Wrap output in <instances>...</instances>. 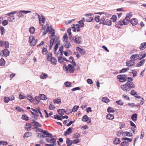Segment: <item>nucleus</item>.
<instances>
[{"label":"nucleus","instance_id":"bf43d9fd","mask_svg":"<svg viewBox=\"0 0 146 146\" xmlns=\"http://www.w3.org/2000/svg\"><path fill=\"white\" fill-rule=\"evenodd\" d=\"M80 135L78 133H76L74 134V138H76L80 137Z\"/></svg>","mask_w":146,"mask_h":146},{"label":"nucleus","instance_id":"dca6fc26","mask_svg":"<svg viewBox=\"0 0 146 146\" xmlns=\"http://www.w3.org/2000/svg\"><path fill=\"white\" fill-rule=\"evenodd\" d=\"M130 22L133 26H135L137 23V20L135 18H132L131 19Z\"/></svg>","mask_w":146,"mask_h":146},{"label":"nucleus","instance_id":"4468645a","mask_svg":"<svg viewBox=\"0 0 146 146\" xmlns=\"http://www.w3.org/2000/svg\"><path fill=\"white\" fill-rule=\"evenodd\" d=\"M139 59V56L138 54H135L132 55L130 58L131 60H135Z\"/></svg>","mask_w":146,"mask_h":146},{"label":"nucleus","instance_id":"338daca9","mask_svg":"<svg viewBox=\"0 0 146 146\" xmlns=\"http://www.w3.org/2000/svg\"><path fill=\"white\" fill-rule=\"evenodd\" d=\"M100 18L99 16H96L95 17V20L97 22H99L100 21Z\"/></svg>","mask_w":146,"mask_h":146},{"label":"nucleus","instance_id":"de8ad7c7","mask_svg":"<svg viewBox=\"0 0 146 146\" xmlns=\"http://www.w3.org/2000/svg\"><path fill=\"white\" fill-rule=\"evenodd\" d=\"M48 108L50 110H52L55 108V107L53 105L50 104L48 106Z\"/></svg>","mask_w":146,"mask_h":146},{"label":"nucleus","instance_id":"5701e85b","mask_svg":"<svg viewBox=\"0 0 146 146\" xmlns=\"http://www.w3.org/2000/svg\"><path fill=\"white\" fill-rule=\"evenodd\" d=\"M122 25V21L120 20L115 23V26L117 28H120V27Z\"/></svg>","mask_w":146,"mask_h":146},{"label":"nucleus","instance_id":"69168bd1","mask_svg":"<svg viewBox=\"0 0 146 146\" xmlns=\"http://www.w3.org/2000/svg\"><path fill=\"white\" fill-rule=\"evenodd\" d=\"M123 98L127 100H129L130 99L129 97L126 95L125 94H124L123 95Z\"/></svg>","mask_w":146,"mask_h":146},{"label":"nucleus","instance_id":"412c9836","mask_svg":"<svg viewBox=\"0 0 146 146\" xmlns=\"http://www.w3.org/2000/svg\"><path fill=\"white\" fill-rule=\"evenodd\" d=\"M122 135L124 136H127L128 137H131L133 135L132 133L127 131L123 132L122 133Z\"/></svg>","mask_w":146,"mask_h":146},{"label":"nucleus","instance_id":"e2e57ef3","mask_svg":"<svg viewBox=\"0 0 146 146\" xmlns=\"http://www.w3.org/2000/svg\"><path fill=\"white\" fill-rule=\"evenodd\" d=\"M78 23L80 25L81 27H82L84 26V23L83 20L79 21Z\"/></svg>","mask_w":146,"mask_h":146},{"label":"nucleus","instance_id":"1a4fd4ad","mask_svg":"<svg viewBox=\"0 0 146 146\" xmlns=\"http://www.w3.org/2000/svg\"><path fill=\"white\" fill-rule=\"evenodd\" d=\"M93 14L91 13H88L87 14H86V16L87 17L86 18V21L87 22H91L92 21L93 18L92 17H89L90 16H91ZM82 19L83 20H84V21H85V18H82Z\"/></svg>","mask_w":146,"mask_h":146},{"label":"nucleus","instance_id":"4d7b16f0","mask_svg":"<svg viewBox=\"0 0 146 146\" xmlns=\"http://www.w3.org/2000/svg\"><path fill=\"white\" fill-rule=\"evenodd\" d=\"M0 29L1 32V34L3 35L5 33V29L3 27H0Z\"/></svg>","mask_w":146,"mask_h":146},{"label":"nucleus","instance_id":"603ef678","mask_svg":"<svg viewBox=\"0 0 146 146\" xmlns=\"http://www.w3.org/2000/svg\"><path fill=\"white\" fill-rule=\"evenodd\" d=\"M107 111L109 112H114L115 111L112 108L109 107H108Z\"/></svg>","mask_w":146,"mask_h":146},{"label":"nucleus","instance_id":"473e14b6","mask_svg":"<svg viewBox=\"0 0 146 146\" xmlns=\"http://www.w3.org/2000/svg\"><path fill=\"white\" fill-rule=\"evenodd\" d=\"M137 115L136 113L133 114L131 117L132 120L134 121H136L137 120Z\"/></svg>","mask_w":146,"mask_h":146},{"label":"nucleus","instance_id":"f8f14e48","mask_svg":"<svg viewBox=\"0 0 146 146\" xmlns=\"http://www.w3.org/2000/svg\"><path fill=\"white\" fill-rule=\"evenodd\" d=\"M82 120L84 122L87 121V122L88 123L91 122L90 119H89V118L88 117L87 115H85L83 116Z\"/></svg>","mask_w":146,"mask_h":146},{"label":"nucleus","instance_id":"864d4df0","mask_svg":"<svg viewBox=\"0 0 146 146\" xmlns=\"http://www.w3.org/2000/svg\"><path fill=\"white\" fill-rule=\"evenodd\" d=\"M140 56H141V57H139V60H141V59L144 58L146 56V52H145L141 54L140 55Z\"/></svg>","mask_w":146,"mask_h":146},{"label":"nucleus","instance_id":"7ed1b4c3","mask_svg":"<svg viewBox=\"0 0 146 146\" xmlns=\"http://www.w3.org/2000/svg\"><path fill=\"white\" fill-rule=\"evenodd\" d=\"M52 54L49 53L48 54V58L47 60L48 61H50L51 63L53 65H55L56 64L57 60L56 58L52 56Z\"/></svg>","mask_w":146,"mask_h":146},{"label":"nucleus","instance_id":"393cba45","mask_svg":"<svg viewBox=\"0 0 146 146\" xmlns=\"http://www.w3.org/2000/svg\"><path fill=\"white\" fill-rule=\"evenodd\" d=\"M111 24V21L109 19H106L103 25H106L108 26H110Z\"/></svg>","mask_w":146,"mask_h":146},{"label":"nucleus","instance_id":"052dcab7","mask_svg":"<svg viewBox=\"0 0 146 146\" xmlns=\"http://www.w3.org/2000/svg\"><path fill=\"white\" fill-rule=\"evenodd\" d=\"M59 50L60 51V55H62L63 54V46H61L59 48Z\"/></svg>","mask_w":146,"mask_h":146},{"label":"nucleus","instance_id":"a211bd4d","mask_svg":"<svg viewBox=\"0 0 146 146\" xmlns=\"http://www.w3.org/2000/svg\"><path fill=\"white\" fill-rule=\"evenodd\" d=\"M129 122L130 123L132 127H131V129L133 131V133H135V128L136 127V126L134 124V123L131 121H129Z\"/></svg>","mask_w":146,"mask_h":146},{"label":"nucleus","instance_id":"a878e982","mask_svg":"<svg viewBox=\"0 0 146 146\" xmlns=\"http://www.w3.org/2000/svg\"><path fill=\"white\" fill-rule=\"evenodd\" d=\"M32 124L31 123H27L25 125V128L27 129V131H29L31 127Z\"/></svg>","mask_w":146,"mask_h":146},{"label":"nucleus","instance_id":"bb28decb","mask_svg":"<svg viewBox=\"0 0 146 146\" xmlns=\"http://www.w3.org/2000/svg\"><path fill=\"white\" fill-rule=\"evenodd\" d=\"M76 49L77 50H78L80 53L82 55H84L85 54V52L84 50L81 48H80L79 47H76Z\"/></svg>","mask_w":146,"mask_h":146},{"label":"nucleus","instance_id":"c756f323","mask_svg":"<svg viewBox=\"0 0 146 146\" xmlns=\"http://www.w3.org/2000/svg\"><path fill=\"white\" fill-rule=\"evenodd\" d=\"M120 141L119 138H115L113 142V143L115 145H117L120 143Z\"/></svg>","mask_w":146,"mask_h":146},{"label":"nucleus","instance_id":"b1692460","mask_svg":"<svg viewBox=\"0 0 146 146\" xmlns=\"http://www.w3.org/2000/svg\"><path fill=\"white\" fill-rule=\"evenodd\" d=\"M80 27V25L79 24H76L75 25L73 24V27H72L71 30L74 32H75L76 31V29Z\"/></svg>","mask_w":146,"mask_h":146},{"label":"nucleus","instance_id":"f704fd0d","mask_svg":"<svg viewBox=\"0 0 146 146\" xmlns=\"http://www.w3.org/2000/svg\"><path fill=\"white\" fill-rule=\"evenodd\" d=\"M31 110L36 113L38 114L39 113L40 114H41V112L40 111V108H37L36 109L32 108Z\"/></svg>","mask_w":146,"mask_h":146},{"label":"nucleus","instance_id":"423d86ee","mask_svg":"<svg viewBox=\"0 0 146 146\" xmlns=\"http://www.w3.org/2000/svg\"><path fill=\"white\" fill-rule=\"evenodd\" d=\"M64 69L67 72L69 71L70 73H73L74 70V67L71 64H69L68 66H65Z\"/></svg>","mask_w":146,"mask_h":146},{"label":"nucleus","instance_id":"2eb2a0df","mask_svg":"<svg viewBox=\"0 0 146 146\" xmlns=\"http://www.w3.org/2000/svg\"><path fill=\"white\" fill-rule=\"evenodd\" d=\"M74 40V42L77 44H79L81 41V38L76 36L75 37V38H74V40Z\"/></svg>","mask_w":146,"mask_h":146},{"label":"nucleus","instance_id":"9d476101","mask_svg":"<svg viewBox=\"0 0 146 146\" xmlns=\"http://www.w3.org/2000/svg\"><path fill=\"white\" fill-rule=\"evenodd\" d=\"M59 38L57 37H55V38H51L50 41V45H49V48L50 49L52 48L54 41L56 42Z\"/></svg>","mask_w":146,"mask_h":146},{"label":"nucleus","instance_id":"4be33fe9","mask_svg":"<svg viewBox=\"0 0 146 146\" xmlns=\"http://www.w3.org/2000/svg\"><path fill=\"white\" fill-rule=\"evenodd\" d=\"M3 54L6 56H8L9 54V52L8 50L7 49H5L2 51Z\"/></svg>","mask_w":146,"mask_h":146},{"label":"nucleus","instance_id":"0e129e2a","mask_svg":"<svg viewBox=\"0 0 146 146\" xmlns=\"http://www.w3.org/2000/svg\"><path fill=\"white\" fill-rule=\"evenodd\" d=\"M5 47L6 48H9V43L7 41H5L4 43V45Z\"/></svg>","mask_w":146,"mask_h":146},{"label":"nucleus","instance_id":"7c9ffc66","mask_svg":"<svg viewBox=\"0 0 146 146\" xmlns=\"http://www.w3.org/2000/svg\"><path fill=\"white\" fill-rule=\"evenodd\" d=\"M71 29H68L67 31V33L69 35V38L70 41H72V40H74V37H72V35H71Z\"/></svg>","mask_w":146,"mask_h":146},{"label":"nucleus","instance_id":"c85d7f7f","mask_svg":"<svg viewBox=\"0 0 146 146\" xmlns=\"http://www.w3.org/2000/svg\"><path fill=\"white\" fill-rule=\"evenodd\" d=\"M146 48V43L145 42L142 43L141 44L139 48L141 50H143Z\"/></svg>","mask_w":146,"mask_h":146},{"label":"nucleus","instance_id":"f3484780","mask_svg":"<svg viewBox=\"0 0 146 146\" xmlns=\"http://www.w3.org/2000/svg\"><path fill=\"white\" fill-rule=\"evenodd\" d=\"M122 140L125 141H123V142H124L128 146L129 145V142H131L132 141V140L131 139L126 137L123 138Z\"/></svg>","mask_w":146,"mask_h":146},{"label":"nucleus","instance_id":"ddd939ff","mask_svg":"<svg viewBox=\"0 0 146 146\" xmlns=\"http://www.w3.org/2000/svg\"><path fill=\"white\" fill-rule=\"evenodd\" d=\"M135 64V62L133 60L127 61L126 62V65L128 66H131Z\"/></svg>","mask_w":146,"mask_h":146},{"label":"nucleus","instance_id":"6e6552de","mask_svg":"<svg viewBox=\"0 0 146 146\" xmlns=\"http://www.w3.org/2000/svg\"><path fill=\"white\" fill-rule=\"evenodd\" d=\"M29 42H30L32 46H34L36 43L37 40L35 39L34 36H31L29 37Z\"/></svg>","mask_w":146,"mask_h":146},{"label":"nucleus","instance_id":"72a5a7b5","mask_svg":"<svg viewBox=\"0 0 146 146\" xmlns=\"http://www.w3.org/2000/svg\"><path fill=\"white\" fill-rule=\"evenodd\" d=\"M32 135V133L31 132H27L24 134V138L28 137L30 136H31Z\"/></svg>","mask_w":146,"mask_h":146},{"label":"nucleus","instance_id":"4c0bfd02","mask_svg":"<svg viewBox=\"0 0 146 146\" xmlns=\"http://www.w3.org/2000/svg\"><path fill=\"white\" fill-rule=\"evenodd\" d=\"M102 101L106 103H108L110 102V100L107 97H103L102 99Z\"/></svg>","mask_w":146,"mask_h":146},{"label":"nucleus","instance_id":"e433bc0d","mask_svg":"<svg viewBox=\"0 0 146 146\" xmlns=\"http://www.w3.org/2000/svg\"><path fill=\"white\" fill-rule=\"evenodd\" d=\"M39 97L41 100H46L47 99L46 96L43 94H40Z\"/></svg>","mask_w":146,"mask_h":146},{"label":"nucleus","instance_id":"37998d69","mask_svg":"<svg viewBox=\"0 0 146 146\" xmlns=\"http://www.w3.org/2000/svg\"><path fill=\"white\" fill-rule=\"evenodd\" d=\"M129 67H127L125 68H123L121 70H120L119 71V73H124L125 72L128 70H129Z\"/></svg>","mask_w":146,"mask_h":146},{"label":"nucleus","instance_id":"5fc2aeb1","mask_svg":"<svg viewBox=\"0 0 146 146\" xmlns=\"http://www.w3.org/2000/svg\"><path fill=\"white\" fill-rule=\"evenodd\" d=\"M116 103L118 105L122 106L123 103L121 100H119L116 102Z\"/></svg>","mask_w":146,"mask_h":146},{"label":"nucleus","instance_id":"13d9d810","mask_svg":"<svg viewBox=\"0 0 146 146\" xmlns=\"http://www.w3.org/2000/svg\"><path fill=\"white\" fill-rule=\"evenodd\" d=\"M47 52V49L46 48H44L42 51V53L43 54H45Z\"/></svg>","mask_w":146,"mask_h":146},{"label":"nucleus","instance_id":"a18cd8bd","mask_svg":"<svg viewBox=\"0 0 146 146\" xmlns=\"http://www.w3.org/2000/svg\"><path fill=\"white\" fill-rule=\"evenodd\" d=\"M47 76V75L46 74H42L40 76V78L42 79H44L46 78Z\"/></svg>","mask_w":146,"mask_h":146},{"label":"nucleus","instance_id":"774afa93","mask_svg":"<svg viewBox=\"0 0 146 146\" xmlns=\"http://www.w3.org/2000/svg\"><path fill=\"white\" fill-rule=\"evenodd\" d=\"M8 21L9 22L12 21L15 19V18L13 16H12L8 18Z\"/></svg>","mask_w":146,"mask_h":146},{"label":"nucleus","instance_id":"c03bdc74","mask_svg":"<svg viewBox=\"0 0 146 146\" xmlns=\"http://www.w3.org/2000/svg\"><path fill=\"white\" fill-rule=\"evenodd\" d=\"M64 85H65V86L67 87H70L72 86L71 83L68 81L65 82Z\"/></svg>","mask_w":146,"mask_h":146},{"label":"nucleus","instance_id":"79ce46f5","mask_svg":"<svg viewBox=\"0 0 146 146\" xmlns=\"http://www.w3.org/2000/svg\"><path fill=\"white\" fill-rule=\"evenodd\" d=\"M58 112L60 115H62L63 113L66 112V111L65 110L63 109H60L58 110Z\"/></svg>","mask_w":146,"mask_h":146},{"label":"nucleus","instance_id":"aec40b11","mask_svg":"<svg viewBox=\"0 0 146 146\" xmlns=\"http://www.w3.org/2000/svg\"><path fill=\"white\" fill-rule=\"evenodd\" d=\"M64 46L66 48H69L71 46V45L70 42L68 41H66L64 42Z\"/></svg>","mask_w":146,"mask_h":146},{"label":"nucleus","instance_id":"0eeeda50","mask_svg":"<svg viewBox=\"0 0 146 146\" xmlns=\"http://www.w3.org/2000/svg\"><path fill=\"white\" fill-rule=\"evenodd\" d=\"M36 15L38 17L39 23L40 24L41 23L44 24L45 22V17L42 15H41V16L38 13H36Z\"/></svg>","mask_w":146,"mask_h":146},{"label":"nucleus","instance_id":"f03ea898","mask_svg":"<svg viewBox=\"0 0 146 146\" xmlns=\"http://www.w3.org/2000/svg\"><path fill=\"white\" fill-rule=\"evenodd\" d=\"M49 138H46V140L48 143H50L51 144H45L46 146H54L56 145V139L54 138H52V137Z\"/></svg>","mask_w":146,"mask_h":146},{"label":"nucleus","instance_id":"ea45409f","mask_svg":"<svg viewBox=\"0 0 146 146\" xmlns=\"http://www.w3.org/2000/svg\"><path fill=\"white\" fill-rule=\"evenodd\" d=\"M28 100H29L31 102H32L34 100V99L32 96L31 95H28L26 96Z\"/></svg>","mask_w":146,"mask_h":146},{"label":"nucleus","instance_id":"2f4dec72","mask_svg":"<svg viewBox=\"0 0 146 146\" xmlns=\"http://www.w3.org/2000/svg\"><path fill=\"white\" fill-rule=\"evenodd\" d=\"M66 142L67 144V146H70L73 143L72 141L70 140L68 138L66 139Z\"/></svg>","mask_w":146,"mask_h":146},{"label":"nucleus","instance_id":"09e8293b","mask_svg":"<svg viewBox=\"0 0 146 146\" xmlns=\"http://www.w3.org/2000/svg\"><path fill=\"white\" fill-rule=\"evenodd\" d=\"M127 3L131 4H137L138 3V2L136 1L131 0L127 2Z\"/></svg>","mask_w":146,"mask_h":146},{"label":"nucleus","instance_id":"c9c22d12","mask_svg":"<svg viewBox=\"0 0 146 146\" xmlns=\"http://www.w3.org/2000/svg\"><path fill=\"white\" fill-rule=\"evenodd\" d=\"M114 116L113 115L109 113L106 115V118L109 119H112L114 118Z\"/></svg>","mask_w":146,"mask_h":146},{"label":"nucleus","instance_id":"58836bf2","mask_svg":"<svg viewBox=\"0 0 146 146\" xmlns=\"http://www.w3.org/2000/svg\"><path fill=\"white\" fill-rule=\"evenodd\" d=\"M29 31L31 34H33L35 31V29L34 27H31L29 28Z\"/></svg>","mask_w":146,"mask_h":146},{"label":"nucleus","instance_id":"49530a36","mask_svg":"<svg viewBox=\"0 0 146 146\" xmlns=\"http://www.w3.org/2000/svg\"><path fill=\"white\" fill-rule=\"evenodd\" d=\"M5 63V61L4 59L3 58H1L0 59V65L1 66H3Z\"/></svg>","mask_w":146,"mask_h":146},{"label":"nucleus","instance_id":"6e6d98bb","mask_svg":"<svg viewBox=\"0 0 146 146\" xmlns=\"http://www.w3.org/2000/svg\"><path fill=\"white\" fill-rule=\"evenodd\" d=\"M53 102L54 104H58L61 103V100L60 99H58L54 100Z\"/></svg>","mask_w":146,"mask_h":146},{"label":"nucleus","instance_id":"3c124183","mask_svg":"<svg viewBox=\"0 0 146 146\" xmlns=\"http://www.w3.org/2000/svg\"><path fill=\"white\" fill-rule=\"evenodd\" d=\"M117 18V17L116 15H113L112 16L111 19L113 22H115L116 21Z\"/></svg>","mask_w":146,"mask_h":146},{"label":"nucleus","instance_id":"39448f33","mask_svg":"<svg viewBox=\"0 0 146 146\" xmlns=\"http://www.w3.org/2000/svg\"><path fill=\"white\" fill-rule=\"evenodd\" d=\"M127 77V75H119L117 76V78L120 82H121L125 81Z\"/></svg>","mask_w":146,"mask_h":146},{"label":"nucleus","instance_id":"cd10ccee","mask_svg":"<svg viewBox=\"0 0 146 146\" xmlns=\"http://www.w3.org/2000/svg\"><path fill=\"white\" fill-rule=\"evenodd\" d=\"M58 54H58L57 56V57L58 58V61L60 63L62 64L63 62V59L62 58V55H60L59 56Z\"/></svg>","mask_w":146,"mask_h":146},{"label":"nucleus","instance_id":"f257e3e1","mask_svg":"<svg viewBox=\"0 0 146 146\" xmlns=\"http://www.w3.org/2000/svg\"><path fill=\"white\" fill-rule=\"evenodd\" d=\"M121 89L124 91H129L131 88L135 87L134 84L131 81H128L125 84L121 85L120 86Z\"/></svg>","mask_w":146,"mask_h":146},{"label":"nucleus","instance_id":"680f3d73","mask_svg":"<svg viewBox=\"0 0 146 146\" xmlns=\"http://www.w3.org/2000/svg\"><path fill=\"white\" fill-rule=\"evenodd\" d=\"M105 19L104 17L100 19V23L101 24H102V25H104V23L105 22Z\"/></svg>","mask_w":146,"mask_h":146},{"label":"nucleus","instance_id":"9b49d317","mask_svg":"<svg viewBox=\"0 0 146 146\" xmlns=\"http://www.w3.org/2000/svg\"><path fill=\"white\" fill-rule=\"evenodd\" d=\"M32 121H33L31 122V124L33 126L35 127H40L42 126L41 124L35 120L33 119Z\"/></svg>","mask_w":146,"mask_h":146},{"label":"nucleus","instance_id":"20e7f679","mask_svg":"<svg viewBox=\"0 0 146 146\" xmlns=\"http://www.w3.org/2000/svg\"><path fill=\"white\" fill-rule=\"evenodd\" d=\"M41 133H42L41 139L46 138V137H53L51 133H48V131L46 130H42Z\"/></svg>","mask_w":146,"mask_h":146},{"label":"nucleus","instance_id":"8fccbe9b","mask_svg":"<svg viewBox=\"0 0 146 146\" xmlns=\"http://www.w3.org/2000/svg\"><path fill=\"white\" fill-rule=\"evenodd\" d=\"M22 119L26 121H28L29 119V117L25 114L23 115H22Z\"/></svg>","mask_w":146,"mask_h":146},{"label":"nucleus","instance_id":"a19ab883","mask_svg":"<svg viewBox=\"0 0 146 146\" xmlns=\"http://www.w3.org/2000/svg\"><path fill=\"white\" fill-rule=\"evenodd\" d=\"M17 16L19 17H23L24 16L23 11H20L17 13Z\"/></svg>","mask_w":146,"mask_h":146},{"label":"nucleus","instance_id":"6ab92c4d","mask_svg":"<svg viewBox=\"0 0 146 146\" xmlns=\"http://www.w3.org/2000/svg\"><path fill=\"white\" fill-rule=\"evenodd\" d=\"M72 128L71 127H69L68 129L67 130L65 131L64 133V135L66 136L67 135L70 134L72 132Z\"/></svg>","mask_w":146,"mask_h":146}]
</instances>
